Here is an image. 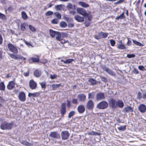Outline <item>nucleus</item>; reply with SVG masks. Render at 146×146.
<instances>
[{
	"mask_svg": "<svg viewBox=\"0 0 146 146\" xmlns=\"http://www.w3.org/2000/svg\"><path fill=\"white\" fill-rule=\"evenodd\" d=\"M5 86L3 82L0 83V90L1 91H4L5 90Z\"/></svg>",
	"mask_w": 146,
	"mask_h": 146,
	"instance_id": "obj_33",
	"label": "nucleus"
},
{
	"mask_svg": "<svg viewBox=\"0 0 146 146\" xmlns=\"http://www.w3.org/2000/svg\"><path fill=\"white\" fill-rule=\"evenodd\" d=\"M29 87L32 89H35L37 86L36 83L33 80H31L29 82Z\"/></svg>",
	"mask_w": 146,
	"mask_h": 146,
	"instance_id": "obj_14",
	"label": "nucleus"
},
{
	"mask_svg": "<svg viewBox=\"0 0 146 146\" xmlns=\"http://www.w3.org/2000/svg\"><path fill=\"white\" fill-rule=\"evenodd\" d=\"M15 87V83L13 81L9 82L7 86V89L9 90L13 89Z\"/></svg>",
	"mask_w": 146,
	"mask_h": 146,
	"instance_id": "obj_17",
	"label": "nucleus"
},
{
	"mask_svg": "<svg viewBox=\"0 0 146 146\" xmlns=\"http://www.w3.org/2000/svg\"><path fill=\"white\" fill-rule=\"evenodd\" d=\"M100 78L101 80L105 82H106L108 81L107 80L105 77H101Z\"/></svg>",
	"mask_w": 146,
	"mask_h": 146,
	"instance_id": "obj_58",
	"label": "nucleus"
},
{
	"mask_svg": "<svg viewBox=\"0 0 146 146\" xmlns=\"http://www.w3.org/2000/svg\"><path fill=\"white\" fill-rule=\"evenodd\" d=\"M125 18L121 14L119 16H117L115 18V19L118 20L119 19H123Z\"/></svg>",
	"mask_w": 146,
	"mask_h": 146,
	"instance_id": "obj_54",
	"label": "nucleus"
},
{
	"mask_svg": "<svg viewBox=\"0 0 146 146\" xmlns=\"http://www.w3.org/2000/svg\"><path fill=\"white\" fill-rule=\"evenodd\" d=\"M88 134L90 135H98V133L97 132H96L94 131H92L91 132H90L88 133Z\"/></svg>",
	"mask_w": 146,
	"mask_h": 146,
	"instance_id": "obj_46",
	"label": "nucleus"
},
{
	"mask_svg": "<svg viewBox=\"0 0 146 146\" xmlns=\"http://www.w3.org/2000/svg\"><path fill=\"white\" fill-rule=\"evenodd\" d=\"M59 41L60 42V43L62 44H65L67 42V40H65L63 39L62 38V40H61L60 41Z\"/></svg>",
	"mask_w": 146,
	"mask_h": 146,
	"instance_id": "obj_56",
	"label": "nucleus"
},
{
	"mask_svg": "<svg viewBox=\"0 0 146 146\" xmlns=\"http://www.w3.org/2000/svg\"><path fill=\"white\" fill-rule=\"evenodd\" d=\"M53 14V12L51 11H48L45 13V15L46 16H49L52 15Z\"/></svg>",
	"mask_w": 146,
	"mask_h": 146,
	"instance_id": "obj_43",
	"label": "nucleus"
},
{
	"mask_svg": "<svg viewBox=\"0 0 146 146\" xmlns=\"http://www.w3.org/2000/svg\"><path fill=\"white\" fill-rule=\"evenodd\" d=\"M20 142L23 145H25L26 146H29L30 144L26 141H20Z\"/></svg>",
	"mask_w": 146,
	"mask_h": 146,
	"instance_id": "obj_40",
	"label": "nucleus"
},
{
	"mask_svg": "<svg viewBox=\"0 0 146 146\" xmlns=\"http://www.w3.org/2000/svg\"><path fill=\"white\" fill-rule=\"evenodd\" d=\"M77 110L79 113H84L85 111V108L83 105H81L78 107Z\"/></svg>",
	"mask_w": 146,
	"mask_h": 146,
	"instance_id": "obj_16",
	"label": "nucleus"
},
{
	"mask_svg": "<svg viewBox=\"0 0 146 146\" xmlns=\"http://www.w3.org/2000/svg\"><path fill=\"white\" fill-rule=\"evenodd\" d=\"M60 25L61 27L62 28L65 27L67 26L66 23L64 21H61L60 23Z\"/></svg>",
	"mask_w": 146,
	"mask_h": 146,
	"instance_id": "obj_41",
	"label": "nucleus"
},
{
	"mask_svg": "<svg viewBox=\"0 0 146 146\" xmlns=\"http://www.w3.org/2000/svg\"><path fill=\"white\" fill-rule=\"evenodd\" d=\"M88 82L90 83L92 85H96L97 83V81L92 78L89 79Z\"/></svg>",
	"mask_w": 146,
	"mask_h": 146,
	"instance_id": "obj_29",
	"label": "nucleus"
},
{
	"mask_svg": "<svg viewBox=\"0 0 146 146\" xmlns=\"http://www.w3.org/2000/svg\"><path fill=\"white\" fill-rule=\"evenodd\" d=\"M78 4L83 7H87L89 6L88 4L83 2L80 1L78 3Z\"/></svg>",
	"mask_w": 146,
	"mask_h": 146,
	"instance_id": "obj_28",
	"label": "nucleus"
},
{
	"mask_svg": "<svg viewBox=\"0 0 146 146\" xmlns=\"http://www.w3.org/2000/svg\"><path fill=\"white\" fill-rule=\"evenodd\" d=\"M135 56V55L134 54H127V57L128 58H134Z\"/></svg>",
	"mask_w": 146,
	"mask_h": 146,
	"instance_id": "obj_51",
	"label": "nucleus"
},
{
	"mask_svg": "<svg viewBox=\"0 0 146 146\" xmlns=\"http://www.w3.org/2000/svg\"><path fill=\"white\" fill-rule=\"evenodd\" d=\"M9 56L12 58H13L15 60L17 59H24L25 60V58L21 56V55L16 54V55L14 54H9Z\"/></svg>",
	"mask_w": 146,
	"mask_h": 146,
	"instance_id": "obj_11",
	"label": "nucleus"
},
{
	"mask_svg": "<svg viewBox=\"0 0 146 146\" xmlns=\"http://www.w3.org/2000/svg\"><path fill=\"white\" fill-rule=\"evenodd\" d=\"M106 98L104 93L103 92H100L97 94L96 98L97 101L104 100Z\"/></svg>",
	"mask_w": 146,
	"mask_h": 146,
	"instance_id": "obj_9",
	"label": "nucleus"
},
{
	"mask_svg": "<svg viewBox=\"0 0 146 146\" xmlns=\"http://www.w3.org/2000/svg\"><path fill=\"white\" fill-rule=\"evenodd\" d=\"M124 105V103L122 100H118L117 101V107L118 106L119 108H122L123 107Z\"/></svg>",
	"mask_w": 146,
	"mask_h": 146,
	"instance_id": "obj_21",
	"label": "nucleus"
},
{
	"mask_svg": "<svg viewBox=\"0 0 146 146\" xmlns=\"http://www.w3.org/2000/svg\"><path fill=\"white\" fill-rule=\"evenodd\" d=\"M46 83L45 82H42L40 83V84L42 88H46Z\"/></svg>",
	"mask_w": 146,
	"mask_h": 146,
	"instance_id": "obj_45",
	"label": "nucleus"
},
{
	"mask_svg": "<svg viewBox=\"0 0 146 146\" xmlns=\"http://www.w3.org/2000/svg\"><path fill=\"white\" fill-rule=\"evenodd\" d=\"M108 34L107 33L101 32L98 33V36L101 38H105L107 36Z\"/></svg>",
	"mask_w": 146,
	"mask_h": 146,
	"instance_id": "obj_23",
	"label": "nucleus"
},
{
	"mask_svg": "<svg viewBox=\"0 0 146 146\" xmlns=\"http://www.w3.org/2000/svg\"><path fill=\"white\" fill-rule=\"evenodd\" d=\"M33 74L35 77H39L41 75L40 71L38 70H36L34 72Z\"/></svg>",
	"mask_w": 146,
	"mask_h": 146,
	"instance_id": "obj_26",
	"label": "nucleus"
},
{
	"mask_svg": "<svg viewBox=\"0 0 146 146\" xmlns=\"http://www.w3.org/2000/svg\"><path fill=\"white\" fill-rule=\"evenodd\" d=\"M75 10H72V11H69V13L70 14L72 15H74L76 13V12Z\"/></svg>",
	"mask_w": 146,
	"mask_h": 146,
	"instance_id": "obj_60",
	"label": "nucleus"
},
{
	"mask_svg": "<svg viewBox=\"0 0 146 146\" xmlns=\"http://www.w3.org/2000/svg\"><path fill=\"white\" fill-rule=\"evenodd\" d=\"M30 59L33 61V62H39V59L38 57L35 58L34 57H32Z\"/></svg>",
	"mask_w": 146,
	"mask_h": 146,
	"instance_id": "obj_37",
	"label": "nucleus"
},
{
	"mask_svg": "<svg viewBox=\"0 0 146 146\" xmlns=\"http://www.w3.org/2000/svg\"><path fill=\"white\" fill-rule=\"evenodd\" d=\"M66 8L69 11L70 9L75 10V5H73L71 3H67V5L66 6Z\"/></svg>",
	"mask_w": 146,
	"mask_h": 146,
	"instance_id": "obj_22",
	"label": "nucleus"
},
{
	"mask_svg": "<svg viewBox=\"0 0 146 146\" xmlns=\"http://www.w3.org/2000/svg\"><path fill=\"white\" fill-rule=\"evenodd\" d=\"M95 97V94L93 93H89L88 95V99H94Z\"/></svg>",
	"mask_w": 146,
	"mask_h": 146,
	"instance_id": "obj_36",
	"label": "nucleus"
},
{
	"mask_svg": "<svg viewBox=\"0 0 146 146\" xmlns=\"http://www.w3.org/2000/svg\"><path fill=\"white\" fill-rule=\"evenodd\" d=\"M54 15L56 16V17L59 19L61 18V15L60 13L58 12H56L54 13Z\"/></svg>",
	"mask_w": 146,
	"mask_h": 146,
	"instance_id": "obj_48",
	"label": "nucleus"
},
{
	"mask_svg": "<svg viewBox=\"0 0 146 146\" xmlns=\"http://www.w3.org/2000/svg\"><path fill=\"white\" fill-rule=\"evenodd\" d=\"M50 137L55 139H58L60 138V136L57 132L53 131L51 132L49 135Z\"/></svg>",
	"mask_w": 146,
	"mask_h": 146,
	"instance_id": "obj_13",
	"label": "nucleus"
},
{
	"mask_svg": "<svg viewBox=\"0 0 146 146\" xmlns=\"http://www.w3.org/2000/svg\"><path fill=\"white\" fill-rule=\"evenodd\" d=\"M142 97L141 94L139 92H138L137 94V98L140 100L142 98Z\"/></svg>",
	"mask_w": 146,
	"mask_h": 146,
	"instance_id": "obj_52",
	"label": "nucleus"
},
{
	"mask_svg": "<svg viewBox=\"0 0 146 146\" xmlns=\"http://www.w3.org/2000/svg\"><path fill=\"white\" fill-rule=\"evenodd\" d=\"M28 24L27 23H22L21 25L20 29L22 31H24L26 29V27L27 26Z\"/></svg>",
	"mask_w": 146,
	"mask_h": 146,
	"instance_id": "obj_24",
	"label": "nucleus"
},
{
	"mask_svg": "<svg viewBox=\"0 0 146 146\" xmlns=\"http://www.w3.org/2000/svg\"><path fill=\"white\" fill-rule=\"evenodd\" d=\"M117 48L120 49L126 50L127 49L125 45L122 44L118 45Z\"/></svg>",
	"mask_w": 146,
	"mask_h": 146,
	"instance_id": "obj_35",
	"label": "nucleus"
},
{
	"mask_svg": "<svg viewBox=\"0 0 146 146\" xmlns=\"http://www.w3.org/2000/svg\"><path fill=\"white\" fill-rule=\"evenodd\" d=\"M72 102L73 104H78V100L77 99L73 98L72 100Z\"/></svg>",
	"mask_w": 146,
	"mask_h": 146,
	"instance_id": "obj_57",
	"label": "nucleus"
},
{
	"mask_svg": "<svg viewBox=\"0 0 146 146\" xmlns=\"http://www.w3.org/2000/svg\"><path fill=\"white\" fill-rule=\"evenodd\" d=\"M110 41L111 46H114L115 43V41L111 39L110 40Z\"/></svg>",
	"mask_w": 146,
	"mask_h": 146,
	"instance_id": "obj_53",
	"label": "nucleus"
},
{
	"mask_svg": "<svg viewBox=\"0 0 146 146\" xmlns=\"http://www.w3.org/2000/svg\"><path fill=\"white\" fill-rule=\"evenodd\" d=\"M76 11L78 14L84 16H88V14L85 10L82 8H78L76 9Z\"/></svg>",
	"mask_w": 146,
	"mask_h": 146,
	"instance_id": "obj_6",
	"label": "nucleus"
},
{
	"mask_svg": "<svg viewBox=\"0 0 146 146\" xmlns=\"http://www.w3.org/2000/svg\"><path fill=\"white\" fill-rule=\"evenodd\" d=\"M39 93L37 92L35 93H29L28 96L29 97L33 96L34 97H38L39 96Z\"/></svg>",
	"mask_w": 146,
	"mask_h": 146,
	"instance_id": "obj_34",
	"label": "nucleus"
},
{
	"mask_svg": "<svg viewBox=\"0 0 146 146\" xmlns=\"http://www.w3.org/2000/svg\"><path fill=\"white\" fill-rule=\"evenodd\" d=\"M58 21L57 19H54L52 20L51 23L53 24H56L58 23Z\"/></svg>",
	"mask_w": 146,
	"mask_h": 146,
	"instance_id": "obj_50",
	"label": "nucleus"
},
{
	"mask_svg": "<svg viewBox=\"0 0 146 146\" xmlns=\"http://www.w3.org/2000/svg\"><path fill=\"white\" fill-rule=\"evenodd\" d=\"M138 68L140 70L144 71L145 70L144 67L142 66H138Z\"/></svg>",
	"mask_w": 146,
	"mask_h": 146,
	"instance_id": "obj_61",
	"label": "nucleus"
},
{
	"mask_svg": "<svg viewBox=\"0 0 146 146\" xmlns=\"http://www.w3.org/2000/svg\"><path fill=\"white\" fill-rule=\"evenodd\" d=\"M74 19L77 21L79 22H82L84 21V18L78 15H75Z\"/></svg>",
	"mask_w": 146,
	"mask_h": 146,
	"instance_id": "obj_18",
	"label": "nucleus"
},
{
	"mask_svg": "<svg viewBox=\"0 0 146 146\" xmlns=\"http://www.w3.org/2000/svg\"><path fill=\"white\" fill-rule=\"evenodd\" d=\"M75 114V111H70L68 115V117L70 118L73 116Z\"/></svg>",
	"mask_w": 146,
	"mask_h": 146,
	"instance_id": "obj_39",
	"label": "nucleus"
},
{
	"mask_svg": "<svg viewBox=\"0 0 146 146\" xmlns=\"http://www.w3.org/2000/svg\"><path fill=\"white\" fill-rule=\"evenodd\" d=\"M0 19L2 20H5L6 19V17L5 15L0 13Z\"/></svg>",
	"mask_w": 146,
	"mask_h": 146,
	"instance_id": "obj_44",
	"label": "nucleus"
},
{
	"mask_svg": "<svg viewBox=\"0 0 146 146\" xmlns=\"http://www.w3.org/2000/svg\"><path fill=\"white\" fill-rule=\"evenodd\" d=\"M133 42L136 45L140 46H143L144 45L140 42L134 40H132Z\"/></svg>",
	"mask_w": 146,
	"mask_h": 146,
	"instance_id": "obj_30",
	"label": "nucleus"
},
{
	"mask_svg": "<svg viewBox=\"0 0 146 146\" xmlns=\"http://www.w3.org/2000/svg\"><path fill=\"white\" fill-rule=\"evenodd\" d=\"M94 107V104L93 101L90 100H88L86 104V108L88 110H92Z\"/></svg>",
	"mask_w": 146,
	"mask_h": 146,
	"instance_id": "obj_4",
	"label": "nucleus"
},
{
	"mask_svg": "<svg viewBox=\"0 0 146 146\" xmlns=\"http://www.w3.org/2000/svg\"><path fill=\"white\" fill-rule=\"evenodd\" d=\"M23 41L25 43V44L29 47H30V46H31L32 47H33V46H32L31 44L27 42L24 39L23 40Z\"/></svg>",
	"mask_w": 146,
	"mask_h": 146,
	"instance_id": "obj_49",
	"label": "nucleus"
},
{
	"mask_svg": "<svg viewBox=\"0 0 146 146\" xmlns=\"http://www.w3.org/2000/svg\"><path fill=\"white\" fill-rule=\"evenodd\" d=\"M123 111L125 112L129 113V112H132L133 111V110L131 107L130 106H128L127 107L124 108L123 109Z\"/></svg>",
	"mask_w": 146,
	"mask_h": 146,
	"instance_id": "obj_20",
	"label": "nucleus"
},
{
	"mask_svg": "<svg viewBox=\"0 0 146 146\" xmlns=\"http://www.w3.org/2000/svg\"><path fill=\"white\" fill-rule=\"evenodd\" d=\"M108 106V104L106 101H102L97 105L96 107L99 109L104 110L107 108Z\"/></svg>",
	"mask_w": 146,
	"mask_h": 146,
	"instance_id": "obj_2",
	"label": "nucleus"
},
{
	"mask_svg": "<svg viewBox=\"0 0 146 146\" xmlns=\"http://www.w3.org/2000/svg\"><path fill=\"white\" fill-rule=\"evenodd\" d=\"M126 125L121 126L117 128L118 129L119 131H124L126 129Z\"/></svg>",
	"mask_w": 146,
	"mask_h": 146,
	"instance_id": "obj_42",
	"label": "nucleus"
},
{
	"mask_svg": "<svg viewBox=\"0 0 146 146\" xmlns=\"http://www.w3.org/2000/svg\"><path fill=\"white\" fill-rule=\"evenodd\" d=\"M64 5L60 4L55 5L54 7V8L56 10L61 11L62 9V7L64 6Z\"/></svg>",
	"mask_w": 146,
	"mask_h": 146,
	"instance_id": "obj_27",
	"label": "nucleus"
},
{
	"mask_svg": "<svg viewBox=\"0 0 146 146\" xmlns=\"http://www.w3.org/2000/svg\"><path fill=\"white\" fill-rule=\"evenodd\" d=\"M67 105L68 107H70V100H67Z\"/></svg>",
	"mask_w": 146,
	"mask_h": 146,
	"instance_id": "obj_63",
	"label": "nucleus"
},
{
	"mask_svg": "<svg viewBox=\"0 0 146 146\" xmlns=\"http://www.w3.org/2000/svg\"><path fill=\"white\" fill-rule=\"evenodd\" d=\"M29 27L30 30L32 32H35L36 31V29L33 27L31 25H29Z\"/></svg>",
	"mask_w": 146,
	"mask_h": 146,
	"instance_id": "obj_47",
	"label": "nucleus"
},
{
	"mask_svg": "<svg viewBox=\"0 0 146 146\" xmlns=\"http://www.w3.org/2000/svg\"><path fill=\"white\" fill-rule=\"evenodd\" d=\"M7 47L11 52L16 54L18 53V51L17 48L12 44L11 43L8 44Z\"/></svg>",
	"mask_w": 146,
	"mask_h": 146,
	"instance_id": "obj_8",
	"label": "nucleus"
},
{
	"mask_svg": "<svg viewBox=\"0 0 146 146\" xmlns=\"http://www.w3.org/2000/svg\"><path fill=\"white\" fill-rule=\"evenodd\" d=\"M18 98L21 102H25L26 100V96L25 94L23 92H20L18 95Z\"/></svg>",
	"mask_w": 146,
	"mask_h": 146,
	"instance_id": "obj_12",
	"label": "nucleus"
},
{
	"mask_svg": "<svg viewBox=\"0 0 146 146\" xmlns=\"http://www.w3.org/2000/svg\"><path fill=\"white\" fill-rule=\"evenodd\" d=\"M110 106L112 108H115L117 107V101L113 98H111L108 100Z\"/></svg>",
	"mask_w": 146,
	"mask_h": 146,
	"instance_id": "obj_5",
	"label": "nucleus"
},
{
	"mask_svg": "<svg viewBox=\"0 0 146 146\" xmlns=\"http://www.w3.org/2000/svg\"><path fill=\"white\" fill-rule=\"evenodd\" d=\"M86 96L83 94H79L78 96L79 101L81 102H84L86 100Z\"/></svg>",
	"mask_w": 146,
	"mask_h": 146,
	"instance_id": "obj_19",
	"label": "nucleus"
},
{
	"mask_svg": "<svg viewBox=\"0 0 146 146\" xmlns=\"http://www.w3.org/2000/svg\"><path fill=\"white\" fill-rule=\"evenodd\" d=\"M133 73L136 74H138L139 73L138 71L135 68H134L133 70Z\"/></svg>",
	"mask_w": 146,
	"mask_h": 146,
	"instance_id": "obj_62",
	"label": "nucleus"
},
{
	"mask_svg": "<svg viewBox=\"0 0 146 146\" xmlns=\"http://www.w3.org/2000/svg\"><path fill=\"white\" fill-rule=\"evenodd\" d=\"M60 36L59 38V39H58V40L60 41L62 40V38L66 37L67 36V34L64 33H60Z\"/></svg>",
	"mask_w": 146,
	"mask_h": 146,
	"instance_id": "obj_31",
	"label": "nucleus"
},
{
	"mask_svg": "<svg viewBox=\"0 0 146 146\" xmlns=\"http://www.w3.org/2000/svg\"><path fill=\"white\" fill-rule=\"evenodd\" d=\"M66 111V104L65 103H63L62 104L60 110V113L62 117H63Z\"/></svg>",
	"mask_w": 146,
	"mask_h": 146,
	"instance_id": "obj_10",
	"label": "nucleus"
},
{
	"mask_svg": "<svg viewBox=\"0 0 146 146\" xmlns=\"http://www.w3.org/2000/svg\"><path fill=\"white\" fill-rule=\"evenodd\" d=\"M139 111L142 113H144L146 111V106L143 104H141L139 105L138 108Z\"/></svg>",
	"mask_w": 146,
	"mask_h": 146,
	"instance_id": "obj_15",
	"label": "nucleus"
},
{
	"mask_svg": "<svg viewBox=\"0 0 146 146\" xmlns=\"http://www.w3.org/2000/svg\"><path fill=\"white\" fill-rule=\"evenodd\" d=\"M66 60V64H69L71 63L72 61H73L74 60L72 59H68Z\"/></svg>",
	"mask_w": 146,
	"mask_h": 146,
	"instance_id": "obj_55",
	"label": "nucleus"
},
{
	"mask_svg": "<svg viewBox=\"0 0 146 146\" xmlns=\"http://www.w3.org/2000/svg\"><path fill=\"white\" fill-rule=\"evenodd\" d=\"M108 74L112 76H115V73L112 70L108 68V69L106 72Z\"/></svg>",
	"mask_w": 146,
	"mask_h": 146,
	"instance_id": "obj_25",
	"label": "nucleus"
},
{
	"mask_svg": "<svg viewBox=\"0 0 146 146\" xmlns=\"http://www.w3.org/2000/svg\"><path fill=\"white\" fill-rule=\"evenodd\" d=\"M13 125V122L8 123L6 122H3L1 125V128L3 130L11 129Z\"/></svg>",
	"mask_w": 146,
	"mask_h": 146,
	"instance_id": "obj_1",
	"label": "nucleus"
},
{
	"mask_svg": "<svg viewBox=\"0 0 146 146\" xmlns=\"http://www.w3.org/2000/svg\"><path fill=\"white\" fill-rule=\"evenodd\" d=\"M13 9V7L12 6L9 7L8 9V10L10 12H11L12 11Z\"/></svg>",
	"mask_w": 146,
	"mask_h": 146,
	"instance_id": "obj_64",
	"label": "nucleus"
},
{
	"mask_svg": "<svg viewBox=\"0 0 146 146\" xmlns=\"http://www.w3.org/2000/svg\"><path fill=\"white\" fill-rule=\"evenodd\" d=\"M57 77V76L56 74H54L53 75H51L50 78L52 79H54L56 78Z\"/></svg>",
	"mask_w": 146,
	"mask_h": 146,
	"instance_id": "obj_59",
	"label": "nucleus"
},
{
	"mask_svg": "<svg viewBox=\"0 0 146 146\" xmlns=\"http://www.w3.org/2000/svg\"><path fill=\"white\" fill-rule=\"evenodd\" d=\"M60 86V84H52V90H56L57 88H58Z\"/></svg>",
	"mask_w": 146,
	"mask_h": 146,
	"instance_id": "obj_38",
	"label": "nucleus"
},
{
	"mask_svg": "<svg viewBox=\"0 0 146 146\" xmlns=\"http://www.w3.org/2000/svg\"><path fill=\"white\" fill-rule=\"evenodd\" d=\"M21 15L22 18L24 20H26L27 19V15L26 13L25 12L22 11L21 12Z\"/></svg>",
	"mask_w": 146,
	"mask_h": 146,
	"instance_id": "obj_32",
	"label": "nucleus"
},
{
	"mask_svg": "<svg viewBox=\"0 0 146 146\" xmlns=\"http://www.w3.org/2000/svg\"><path fill=\"white\" fill-rule=\"evenodd\" d=\"M49 34L50 36L52 37H54L55 35H56V39L58 40V39H59V38L60 36V33L57 32L53 31L52 29L49 30Z\"/></svg>",
	"mask_w": 146,
	"mask_h": 146,
	"instance_id": "obj_3",
	"label": "nucleus"
},
{
	"mask_svg": "<svg viewBox=\"0 0 146 146\" xmlns=\"http://www.w3.org/2000/svg\"><path fill=\"white\" fill-rule=\"evenodd\" d=\"M61 135L62 139L65 140L67 139L69 137L70 134L67 131H64L61 132Z\"/></svg>",
	"mask_w": 146,
	"mask_h": 146,
	"instance_id": "obj_7",
	"label": "nucleus"
}]
</instances>
